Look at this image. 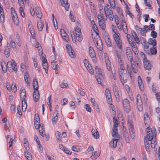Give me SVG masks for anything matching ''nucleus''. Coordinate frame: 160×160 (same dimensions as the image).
<instances>
[{"instance_id":"f257e3e1","label":"nucleus","mask_w":160,"mask_h":160,"mask_svg":"<svg viewBox=\"0 0 160 160\" xmlns=\"http://www.w3.org/2000/svg\"><path fill=\"white\" fill-rule=\"evenodd\" d=\"M112 29L114 34L113 35V37L115 40L118 47L120 49H122V45L121 40L120 39L118 35L117 34L116 27L112 25Z\"/></svg>"},{"instance_id":"f03ea898","label":"nucleus","mask_w":160,"mask_h":160,"mask_svg":"<svg viewBox=\"0 0 160 160\" xmlns=\"http://www.w3.org/2000/svg\"><path fill=\"white\" fill-rule=\"evenodd\" d=\"M11 60V61L8 62L6 66H5V67H7L10 72H12L13 71L15 72H17L18 70L16 63L14 60Z\"/></svg>"},{"instance_id":"7ed1b4c3","label":"nucleus","mask_w":160,"mask_h":160,"mask_svg":"<svg viewBox=\"0 0 160 160\" xmlns=\"http://www.w3.org/2000/svg\"><path fill=\"white\" fill-rule=\"evenodd\" d=\"M93 41L97 48L99 51H102L103 48L102 43L99 35L97 36L96 38L93 39Z\"/></svg>"},{"instance_id":"20e7f679","label":"nucleus","mask_w":160,"mask_h":160,"mask_svg":"<svg viewBox=\"0 0 160 160\" xmlns=\"http://www.w3.org/2000/svg\"><path fill=\"white\" fill-rule=\"evenodd\" d=\"M99 26L102 30L105 29L106 25L104 20L105 18L104 17L103 14H101V15H98L97 16Z\"/></svg>"},{"instance_id":"39448f33","label":"nucleus","mask_w":160,"mask_h":160,"mask_svg":"<svg viewBox=\"0 0 160 160\" xmlns=\"http://www.w3.org/2000/svg\"><path fill=\"white\" fill-rule=\"evenodd\" d=\"M112 136L113 137L115 138L114 139H113L109 142V145L110 148H114L116 147L117 144V142L118 140L120 138L119 135L117 133V134H115V135Z\"/></svg>"},{"instance_id":"423d86ee","label":"nucleus","mask_w":160,"mask_h":160,"mask_svg":"<svg viewBox=\"0 0 160 160\" xmlns=\"http://www.w3.org/2000/svg\"><path fill=\"white\" fill-rule=\"evenodd\" d=\"M11 15L13 21L16 25H18L19 23V19L18 15L14 9L12 7L11 9Z\"/></svg>"},{"instance_id":"0eeeda50","label":"nucleus","mask_w":160,"mask_h":160,"mask_svg":"<svg viewBox=\"0 0 160 160\" xmlns=\"http://www.w3.org/2000/svg\"><path fill=\"white\" fill-rule=\"evenodd\" d=\"M113 122L114 125L112 127V135L117 134L118 133V121L116 118L114 117L113 118Z\"/></svg>"},{"instance_id":"6e6552de","label":"nucleus","mask_w":160,"mask_h":160,"mask_svg":"<svg viewBox=\"0 0 160 160\" xmlns=\"http://www.w3.org/2000/svg\"><path fill=\"white\" fill-rule=\"evenodd\" d=\"M137 105L139 111H142L143 110L142 102L141 96L138 94L137 96Z\"/></svg>"},{"instance_id":"1a4fd4ad","label":"nucleus","mask_w":160,"mask_h":160,"mask_svg":"<svg viewBox=\"0 0 160 160\" xmlns=\"http://www.w3.org/2000/svg\"><path fill=\"white\" fill-rule=\"evenodd\" d=\"M89 53L90 57L92 58V61L93 62L96 63V53L93 48L91 46L89 47Z\"/></svg>"},{"instance_id":"9d476101","label":"nucleus","mask_w":160,"mask_h":160,"mask_svg":"<svg viewBox=\"0 0 160 160\" xmlns=\"http://www.w3.org/2000/svg\"><path fill=\"white\" fill-rule=\"evenodd\" d=\"M122 104L125 111L128 113L130 110V107L129 100L127 99H124L122 101Z\"/></svg>"},{"instance_id":"9b49d317","label":"nucleus","mask_w":160,"mask_h":160,"mask_svg":"<svg viewBox=\"0 0 160 160\" xmlns=\"http://www.w3.org/2000/svg\"><path fill=\"white\" fill-rule=\"evenodd\" d=\"M148 29V26L145 25L143 28L137 29V31L142 35L146 36V33L148 32L147 30Z\"/></svg>"},{"instance_id":"f8f14e48","label":"nucleus","mask_w":160,"mask_h":160,"mask_svg":"<svg viewBox=\"0 0 160 160\" xmlns=\"http://www.w3.org/2000/svg\"><path fill=\"white\" fill-rule=\"evenodd\" d=\"M42 66L46 73H48V63L46 58L43 56L42 57Z\"/></svg>"},{"instance_id":"ddd939ff","label":"nucleus","mask_w":160,"mask_h":160,"mask_svg":"<svg viewBox=\"0 0 160 160\" xmlns=\"http://www.w3.org/2000/svg\"><path fill=\"white\" fill-rule=\"evenodd\" d=\"M71 36L73 42L74 43L76 42V40H78L79 42H81L82 40V35L79 34H77L76 33H73V36H72V34Z\"/></svg>"},{"instance_id":"4468645a","label":"nucleus","mask_w":160,"mask_h":160,"mask_svg":"<svg viewBox=\"0 0 160 160\" xmlns=\"http://www.w3.org/2000/svg\"><path fill=\"white\" fill-rule=\"evenodd\" d=\"M148 140L150 141L151 147L152 148H154L157 144L156 142V136L150 137V138H147Z\"/></svg>"},{"instance_id":"2eb2a0df","label":"nucleus","mask_w":160,"mask_h":160,"mask_svg":"<svg viewBox=\"0 0 160 160\" xmlns=\"http://www.w3.org/2000/svg\"><path fill=\"white\" fill-rule=\"evenodd\" d=\"M126 54L128 59L132 63L133 61L132 54L131 51L129 48L128 47L126 49Z\"/></svg>"},{"instance_id":"dca6fc26","label":"nucleus","mask_w":160,"mask_h":160,"mask_svg":"<svg viewBox=\"0 0 160 160\" xmlns=\"http://www.w3.org/2000/svg\"><path fill=\"white\" fill-rule=\"evenodd\" d=\"M60 32L61 36L63 40L67 42L69 41V38L67 34L65 32L63 29H61Z\"/></svg>"},{"instance_id":"f3484780","label":"nucleus","mask_w":160,"mask_h":160,"mask_svg":"<svg viewBox=\"0 0 160 160\" xmlns=\"http://www.w3.org/2000/svg\"><path fill=\"white\" fill-rule=\"evenodd\" d=\"M66 48L67 52L69 55L72 58H74L75 55L74 51L72 49L71 46L69 44L67 45Z\"/></svg>"},{"instance_id":"a211bd4d","label":"nucleus","mask_w":160,"mask_h":160,"mask_svg":"<svg viewBox=\"0 0 160 160\" xmlns=\"http://www.w3.org/2000/svg\"><path fill=\"white\" fill-rule=\"evenodd\" d=\"M104 13L105 15L107 14L112 13L113 12L111 7L108 4H106L104 7Z\"/></svg>"},{"instance_id":"6ab92c4d","label":"nucleus","mask_w":160,"mask_h":160,"mask_svg":"<svg viewBox=\"0 0 160 160\" xmlns=\"http://www.w3.org/2000/svg\"><path fill=\"white\" fill-rule=\"evenodd\" d=\"M106 97L107 98V102L109 104L111 102L112 99L111 98V94L110 91L108 88H107L106 90Z\"/></svg>"},{"instance_id":"aec40b11","label":"nucleus","mask_w":160,"mask_h":160,"mask_svg":"<svg viewBox=\"0 0 160 160\" xmlns=\"http://www.w3.org/2000/svg\"><path fill=\"white\" fill-rule=\"evenodd\" d=\"M144 68L145 69L150 70L151 69V65L147 59L143 61Z\"/></svg>"},{"instance_id":"412c9836","label":"nucleus","mask_w":160,"mask_h":160,"mask_svg":"<svg viewBox=\"0 0 160 160\" xmlns=\"http://www.w3.org/2000/svg\"><path fill=\"white\" fill-rule=\"evenodd\" d=\"M60 2L62 6L64 7L66 10H68L69 4L68 2V0H60Z\"/></svg>"},{"instance_id":"4be33fe9","label":"nucleus","mask_w":160,"mask_h":160,"mask_svg":"<svg viewBox=\"0 0 160 160\" xmlns=\"http://www.w3.org/2000/svg\"><path fill=\"white\" fill-rule=\"evenodd\" d=\"M33 98L35 102L38 101L39 98V94L38 91H34L33 92Z\"/></svg>"},{"instance_id":"5701e85b","label":"nucleus","mask_w":160,"mask_h":160,"mask_svg":"<svg viewBox=\"0 0 160 160\" xmlns=\"http://www.w3.org/2000/svg\"><path fill=\"white\" fill-rule=\"evenodd\" d=\"M146 131L147 135L145 137V138H150V137L153 136L154 135L153 132L150 128L148 127L146 129Z\"/></svg>"},{"instance_id":"b1692460","label":"nucleus","mask_w":160,"mask_h":160,"mask_svg":"<svg viewBox=\"0 0 160 160\" xmlns=\"http://www.w3.org/2000/svg\"><path fill=\"white\" fill-rule=\"evenodd\" d=\"M131 64L132 69L133 72L135 73H137L138 72V69L137 68V67L140 68L141 67V64L140 63H137L135 65H134L133 64H132V63H131Z\"/></svg>"},{"instance_id":"393cba45","label":"nucleus","mask_w":160,"mask_h":160,"mask_svg":"<svg viewBox=\"0 0 160 160\" xmlns=\"http://www.w3.org/2000/svg\"><path fill=\"white\" fill-rule=\"evenodd\" d=\"M138 82L140 89L141 91H143L144 88L143 84L142 82V78L140 76L138 77Z\"/></svg>"},{"instance_id":"a878e982","label":"nucleus","mask_w":160,"mask_h":160,"mask_svg":"<svg viewBox=\"0 0 160 160\" xmlns=\"http://www.w3.org/2000/svg\"><path fill=\"white\" fill-rule=\"evenodd\" d=\"M9 46L10 45L8 43L7 46L5 47L4 50V54L7 58L9 57L10 55V48H9Z\"/></svg>"},{"instance_id":"bb28decb","label":"nucleus","mask_w":160,"mask_h":160,"mask_svg":"<svg viewBox=\"0 0 160 160\" xmlns=\"http://www.w3.org/2000/svg\"><path fill=\"white\" fill-rule=\"evenodd\" d=\"M120 71L121 72H123L124 76H125V75H127V71L125 69V68L124 65L123 64H121L120 65V68L118 69V72H120Z\"/></svg>"},{"instance_id":"cd10ccee","label":"nucleus","mask_w":160,"mask_h":160,"mask_svg":"<svg viewBox=\"0 0 160 160\" xmlns=\"http://www.w3.org/2000/svg\"><path fill=\"white\" fill-rule=\"evenodd\" d=\"M92 134L93 137L95 139H98L99 138V135L98 132L96 129H92Z\"/></svg>"},{"instance_id":"c85d7f7f","label":"nucleus","mask_w":160,"mask_h":160,"mask_svg":"<svg viewBox=\"0 0 160 160\" xmlns=\"http://www.w3.org/2000/svg\"><path fill=\"white\" fill-rule=\"evenodd\" d=\"M29 31L32 36V38H35V33L33 26L32 25H29Z\"/></svg>"},{"instance_id":"c756f323","label":"nucleus","mask_w":160,"mask_h":160,"mask_svg":"<svg viewBox=\"0 0 160 160\" xmlns=\"http://www.w3.org/2000/svg\"><path fill=\"white\" fill-rule=\"evenodd\" d=\"M32 85L34 91H38V82L36 79L35 78L33 79L32 82Z\"/></svg>"},{"instance_id":"7c9ffc66","label":"nucleus","mask_w":160,"mask_h":160,"mask_svg":"<svg viewBox=\"0 0 160 160\" xmlns=\"http://www.w3.org/2000/svg\"><path fill=\"white\" fill-rule=\"evenodd\" d=\"M118 74L119 75V78L120 80V81L121 83L123 84V83H125L126 82L127 80L126 79H124V73L123 72H121L120 71V72H118Z\"/></svg>"},{"instance_id":"2f4dec72","label":"nucleus","mask_w":160,"mask_h":160,"mask_svg":"<svg viewBox=\"0 0 160 160\" xmlns=\"http://www.w3.org/2000/svg\"><path fill=\"white\" fill-rule=\"evenodd\" d=\"M144 49L145 53L149 54V51L148 50V48L149 46V44L148 42H146L145 43L142 44Z\"/></svg>"},{"instance_id":"473e14b6","label":"nucleus","mask_w":160,"mask_h":160,"mask_svg":"<svg viewBox=\"0 0 160 160\" xmlns=\"http://www.w3.org/2000/svg\"><path fill=\"white\" fill-rule=\"evenodd\" d=\"M37 23L38 30L40 31H42L43 27L44 24L42 22L41 20L37 21Z\"/></svg>"},{"instance_id":"72a5a7b5","label":"nucleus","mask_w":160,"mask_h":160,"mask_svg":"<svg viewBox=\"0 0 160 160\" xmlns=\"http://www.w3.org/2000/svg\"><path fill=\"white\" fill-rule=\"evenodd\" d=\"M148 42L149 44L153 46H156L157 44L156 40L154 39L150 38L148 40Z\"/></svg>"},{"instance_id":"f704fd0d","label":"nucleus","mask_w":160,"mask_h":160,"mask_svg":"<svg viewBox=\"0 0 160 160\" xmlns=\"http://www.w3.org/2000/svg\"><path fill=\"white\" fill-rule=\"evenodd\" d=\"M34 124L35 125V128L36 129H40L42 128H42H44V125L42 123L39 124V122H37L36 123H35V122H34Z\"/></svg>"},{"instance_id":"c9c22d12","label":"nucleus","mask_w":160,"mask_h":160,"mask_svg":"<svg viewBox=\"0 0 160 160\" xmlns=\"http://www.w3.org/2000/svg\"><path fill=\"white\" fill-rule=\"evenodd\" d=\"M10 45L11 47L13 48V50L16 52L17 49L16 48V43L13 40H11L10 42Z\"/></svg>"},{"instance_id":"e433bc0d","label":"nucleus","mask_w":160,"mask_h":160,"mask_svg":"<svg viewBox=\"0 0 160 160\" xmlns=\"http://www.w3.org/2000/svg\"><path fill=\"white\" fill-rule=\"evenodd\" d=\"M107 16L110 20H113L114 17V15L113 12H112V13L107 14L106 15H105V16H104V17L105 18V20L107 19Z\"/></svg>"},{"instance_id":"4c0bfd02","label":"nucleus","mask_w":160,"mask_h":160,"mask_svg":"<svg viewBox=\"0 0 160 160\" xmlns=\"http://www.w3.org/2000/svg\"><path fill=\"white\" fill-rule=\"evenodd\" d=\"M58 113H56L55 114V113L53 114L52 118V123L53 125L55 124L56 123L58 118Z\"/></svg>"},{"instance_id":"58836bf2","label":"nucleus","mask_w":160,"mask_h":160,"mask_svg":"<svg viewBox=\"0 0 160 160\" xmlns=\"http://www.w3.org/2000/svg\"><path fill=\"white\" fill-rule=\"evenodd\" d=\"M25 156L28 160H31L32 159V157L31 153L29 152L28 151H25Z\"/></svg>"},{"instance_id":"ea45409f","label":"nucleus","mask_w":160,"mask_h":160,"mask_svg":"<svg viewBox=\"0 0 160 160\" xmlns=\"http://www.w3.org/2000/svg\"><path fill=\"white\" fill-rule=\"evenodd\" d=\"M106 43L108 47L111 46L112 43L111 40L109 37L104 38Z\"/></svg>"},{"instance_id":"a19ab883","label":"nucleus","mask_w":160,"mask_h":160,"mask_svg":"<svg viewBox=\"0 0 160 160\" xmlns=\"http://www.w3.org/2000/svg\"><path fill=\"white\" fill-rule=\"evenodd\" d=\"M129 130L131 138L133 139L135 137L133 128H129Z\"/></svg>"},{"instance_id":"79ce46f5","label":"nucleus","mask_w":160,"mask_h":160,"mask_svg":"<svg viewBox=\"0 0 160 160\" xmlns=\"http://www.w3.org/2000/svg\"><path fill=\"white\" fill-rule=\"evenodd\" d=\"M1 65L2 67V71L4 72H5L7 71V67H5V66H6V63L3 61L1 62Z\"/></svg>"},{"instance_id":"37998d69","label":"nucleus","mask_w":160,"mask_h":160,"mask_svg":"<svg viewBox=\"0 0 160 160\" xmlns=\"http://www.w3.org/2000/svg\"><path fill=\"white\" fill-rule=\"evenodd\" d=\"M52 69L54 70L57 69L58 67V63L57 62H52Z\"/></svg>"},{"instance_id":"c03bdc74","label":"nucleus","mask_w":160,"mask_h":160,"mask_svg":"<svg viewBox=\"0 0 160 160\" xmlns=\"http://www.w3.org/2000/svg\"><path fill=\"white\" fill-rule=\"evenodd\" d=\"M86 68L91 74H93V70L92 69V66L90 63Z\"/></svg>"},{"instance_id":"a18cd8bd","label":"nucleus","mask_w":160,"mask_h":160,"mask_svg":"<svg viewBox=\"0 0 160 160\" xmlns=\"http://www.w3.org/2000/svg\"><path fill=\"white\" fill-rule=\"evenodd\" d=\"M150 51L152 54H156L157 53V49L156 47H152L150 49Z\"/></svg>"},{"instance_id":"49530a36","label":"nucleus","mask_w":160,"mask_h":160,"mask_svg":"<svg viewBox=\"0 0 160 160\" xmlns=\"http://www.w3.org/2000/svg\"><path fill=\"white\" fill-rule=\"evenodd\" d=\"M144 2L146 6L149 7L151 6L152 3L151 0H144Z\"/></svg>"},{"instance_id":"de8ad7c7","label":"nucleus","mask_w":160,"mask_h":160,"mask_svg":"<svg viewBox=\"0 0 160 160\" xmlns=\"http://www.w3.org/2000/svg\"><path fill=\"white\" fill-rule=\"evenodd\" d=\"M28 73H26L25 74L24 78L25 80V81L27 83L28 85L29 86L30 83L29 82L28 80V79L29 77V75H28Z\"/></svg>"},{"instance_id":"09e8293b","label":"nucleus","mask_w":160,"mask_h":160,"mask_svg":"<svg viewBox=\"0 0 160 160\" xmlns=\"http://www.w3.org/2000/svg\"><path fill=\"white\" fill-rule=\"evenodd\" d=\"M34 121L36 123L37 122L39 123L40 118L39 115L38 114H35L34 116Z\"/></svg>"},{"instance_id":"8fccbe9b","label":"nucleus","mask_w":160,"mask_h":160,"mask_svg":"<svg viewBox=\"0 0 160 160\" xmlns=\"http://www.w3.org/2000/svg\"><path fill=\"white\" fill-rule=\"evenodd\" d=\"M102 30V34L103 36L104 39L107 37H109L108 34L107 32L105 30V29Z\"/></svg>"},{"instance_id":"3c124183","label":"nucleus","mask_w":160,"mask_h":160,"mask_svg":"<svg viewBox=\"0 0 160 160\" xmlns=\"http://www.w3.org/2000/svg\"><path fill=\"white\" fill-rule=\"evenodd\" d=\"M144 122L146 127L148 126L150 124V121L149 118H144Z\"/></svg>"},{"instance_id":"603ef678","label":"nucleus","mask_w":160,"mask_h":160,"mask_svg":"<svg viewBox=\"0 0 160 160\" xmlns=\"http://www.w3.org/2000/svg\"><path fill=\"white\" fill-rule=\"evenodd\" d=\"M95 70L97 74L101 75L102 74V71L98 67L96 66L95 68Z\"/></svg>"},{"instance_id":"864d4df0","label":"nucleus","mask_w":160,"mask_h":160,"mask_svg":"<svg viewBox=\"0 0 160 160\" xmlns=\"http://www.w3.org/2000/svg\"><path fill=\"white\" fill-rule=\"evenodd\" d=\"M84 108L86 109V111L89 112H91V109L89 105L87 104H85L84 106Z\"/></svg>"},{"instance_id":"5fc2aeb1","label":"nucleus","mask_w":160,"mask_h":160,"mask_svg":"<svg viewBox=\"0 0 160 160\" xmlns=\"http://www.w3.org/2000/svg\"><path fill=\"white\" fill-rule=\"evenodd\" d=\"M5 21L4 14L0 13V22L3 23Z\"/></svg>"},{"instance_id":"6e6d98bb","label":"nucleus","mask_w":160,"mask_h":160,"mask_svg":"<svg viewBox=\"0 0 160 160\" xmlns=\"http://www.w3.org/2000/svg\"><path fill=\"white\" fill-rule=\"evenodd\" d=\"M26 98V94H24L22 97V105H27L26 103V101L25 100V99Z\"/></svg>"},{"instance_id":"4d7b16f0","label":"nucleus","mask_w":160,"mask_h":160,"mask_svg":"<svg viewBox=\"0 0 160 160\" xmlns=\"http://www.w3.org/2000/svg\"><path fill=\"white\" fill-rule=\"evenodd\" d=\"M79 150V147L78 146H73L72 147V150L74 151L78 152Z\"/></svg>"},{"instance_id":"13d9d810","label":"nucleus","mask_w":160,"mask_h":160,"mask_svg":"<svg viewBox=\"0 0 160 160\" xmlns=\"http://www.w3.org/2000/svg\"><path fill=\"white\" fill-rule=\"evenodd\" d=\"M92 26V28L94 29V31H95V32H96V34L97 35H98V28L97 27V26L95 24H93Z\"/></svg>"},{"instance_id":"bf43d9fd","label":"nucleus","mask_w":160,"mask_h":160,"mask_svg":"<svg viewBox=\"0 0 160 160\" xmlns=\"http://www.w3.org/2000/svg\"><path fill=\"white\" fill-rule=\"evenodd\" d=\"M39 132H40V135L42 136V137H44L46 136V135L45 134V132L44 130V128H42H42H41V129H39Z\"/></svg>"},{"instance_id":"052dcab7","label":"nucleus","mask_w":160,"mask_h":160,"mask_svg":"<svg viewBox=\"0 0 160 160\" xmlns=\"http://www.w3.org/2000/svg\"><path fill=\"white\" fill-rule=\"evenodd\" d=\"M109 3L110 4L111 7H112L113 9H114L115 8V3L114 2V0H111L109 1Z\"/></svg>"},{"instance_id":"680f3d73","label":"nucleus","mask_w":160,"mask_h":160,"mask_svg":"<svg viewBox=\"0 0 160 160\" xmlns=\"http://www.w3.org/2000/svg\"><path fill=\"white\" fill-rule=\"evenodd\" d=\"M132 49V51L136 55H138V54L139 51L137 46L136 47H134V48H133Z\"/></svg>"},{"instance_id":"e2e57ef3","label":"nucleus","mask_w":160,"mask_h":160,"mask_svg":"<svg viewBox=\"0 0 160 160\" xmlns=\"http://www.w3.org/2000/svg\"><path fill=\"white\" fill-rule=\"evenodd\" d=\"M114 95L117 99V100L119 102L120 101V98L119 94L118 91L117 92H114Z\"/></svg>"},{"instance_id":"0e129e2a","label":"nucleus","mask_w":160,"mask_h":160,"mask_svg":"<svg viewBox=\"0 0 160 160\" xmlns=\"http://www.w3.org/2000/svg\"><path fill=\"white\" fill-rule=\"evenodd\" d=\"M128 41H129V43L132 47V48H134H134L136 47H137L136 44L134 42L132 41H130L128 39Z\"/></svg>"},{"instance_id":"69168bd1","label":"nucleus","mask_w":160,"mask_h":160,"mask_svg":"<svg viewBox=\"0 0 160 160\" xmlns=\"http://www.w3.org/2000/svg\"><path fill=\"white\" fill-rule=\"evenodd\" d=\"M92 105L93 106L94 109L96 110L98 112H99V109L98 108V105L96 102H95V103H93Z\"/></svg>"},{"instance_id":"338daca9","label":"nucleus","mask_w":160,"mask_h":160,"mask_svg":"<svg viewBox=\"0 0 160 160\" xmlns=\"http://www.w3.org/2000/svg\"><path fill=\"white\" fill-rule=\"evenodd\" d=\"M148 29L147 30L148 32L150 31V30H154L155 29V26L154 24H152L150 25L149 27L148 26Z\"/></svg>"},{"instance_id":"774afa93","label":"nucleus","mask_w":160,"mask_h":160,"mask_svg":"<svg viewBox=\"0 0 160 160\" xmlns=\"http://www.w3.org/2000/svg\"><path fill=\"white\" fill-rule=\"evenodd\" d=\"M128 126L129 127V128H133V125L132 124V120L130 119H128Z\"/></svg>"}]
</instances>
